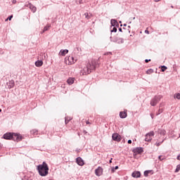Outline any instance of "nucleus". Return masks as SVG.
<instances>
[{"instance_id":"1","label":"nucleus","mask_w":180,"mask_h":180,"mask_svg":"<svg viewBox=\"0 0 180 180\" xmlns=\"http://www.w3.org/2000/svg\"><path fill=\"white\" fill-rule=\"evenodd\" d=\"M99 65V62L95 59H93L89 62L86 67L83 69V75H88V74H91V71H95L97 65Z\"/></svg>"},{"instance_id":"2","label":"nucleus","mask_w":180,"mask_h":180,"mask_svg":"<svg viewBox=\"0 0 180 180\" xmlns=\"http://www.w3.org/2000/svg\"><path fill=\"white\" fill-rule=\"evenodd\" d=\"M37 170L41 176H46V162L37 166Z\"/></svg>"},{"instance_id":"3","label":"nucleus","mask_w":180,"mask_h":180,"mask_svg":"<svg viewBox=\"0 0 180 180\" xmlns=\"http://www.w3.org/2000/svg\"><path fill=\"white\" fill-rule=\"evenodd\" d=\"M22 139L23 136H22V135H20V134L12 133L11 140H13V141H21Z\"/></svg>"},{"instance_id":"4","label":"nucleus","mask_w":180,"mask_h":180,"mask_svg":"<svg viewBox=\"0 0 180 180\" xmlns=\"http://www.w3.org/2000/svg\"><path fill=\"white\" fill-rule=\"evenodd\" d=\"M161 99H162V96H155L150 101L151 106H155Z\"/></svg>"},{"instance_id":"5","label":"nucleus","mask_w":180,"mask_h":180,"mask_svg":"<svg viewBox=\"0 0 180 180\" xmlns=\"http://www.w3.org/2000/svg\"><path fill=\"white\" fill-rule=\"evenodd\" d=\"M110 41H113L114 43H118V44H123L124 43V41L123 40V38H119V37H110Z\"/></svg>"},{"instance_id":"6","label":"nucleus","mask_w":180,"mask_h":180,"mask_svg":"<svg viewBox=\"0 0 180 180\" xmlns=\"http://www.w3.org/2000/svg\"><path fill=\"white\" fill-rule=\"evenodd\" d=\"M66 64L72 65L74 63L77 62V59H74L73 56H69L68 58H65Z\"/></svg>"},{"instance_id":"7","label":"nucleus","mask_w":180,"mask_h":180,"mask_svg":"<svg viewBox=\"0 0 180 180\" xmlns=\"http://www.w3.org/2000/svg\"><path fill=\"white\" fill-rule=\"evenodd\" d=\"M154 136V131H150L146 134L145 141H151Z\"/></svg>"},{"instance_id":"8","label":"nucleus","mask_w":180,"mask_h":180,"mask_svg":"<svg viewBox=\"0 0 180 180\" xmlns=\"http://www.w3.org/2000/svg\"><path fill=\"white\" fill-rule=\"evenodd\" d=\"M112 139L114 141H120L122 140L120 135L119 134L115 133L112 135Z\"/></svg>"},{"instance_id":"9","label":"nucleus","mask_w":180,"mask_h":180,"mask_svg":"<svg viewBox=\"0 0 180 180\" xmlns=\"http://www.w3.org/2000/svg\"><path fill=\"white\" fill-rule=\"evenodd\" d=\"M103 173V169L101 167H98V169H96L95 174L97 176H101L102 174Z\"/></svg>"},{"instance_id":"10","label":"nucleus","mask_w":180,"mask_h":180,"mask_svg":"<svg viewBox=\"0 0 180 180\" xmlns=\"http://www.w3.org/2000/svg\"><path fill=\"white\" fill-rule=\"evenodd\" d=\"M3 139L5 140H12V133H6L3 136Z\"/></svg>"},{"instance_id":"11","label":"nucleus","mask_w":180,"mask_h":180,"mask_svg":"<svg viewBox=\"0 0 180 180\" xmlns=\"http://www.w3.org/2000/svg\"><path fill=\"white\" fill-rule=\"evenodd\" d=\"M76 162L80 167H82V165H84V160H82V158L81 157L77 158Z\"/></svg>"},{"instance_id":"12","label":"nucleus","mask_w":180,"mask_h":180,"mask_svg":"<svg viewBox=\"0 0 180 180\" xmlns=\"http://www.w3.org/2000/svg\"><path fill=\"white\" fill-rule=\"evenodd\" d=\"M26 6L30 8V9H31V11L34 13L36 12V11H37L36 6H33V4H32L31 3H28L27 4H26Z\"/></svg>"},{"instance_id":"13","label":"nucleus","mask_w":180,"mask_h":180,"mask_svg":"<svg viewBox=\"0 0 180 180\" xmlns=\"http://www.w3.org/2000/svg\"><path fill=\"white\" fill-rule=\"evenodd\" d=\"M144 150H143V148L139 147V148H136L134 149L133 152L134 154H141Z\"/></svg>"},{"instance_id":"14","label":"nucleus","mask_w":180,"mask_h":180,"mask_svg":"<svg viewBox=\"0 0 180 180\" xmlns=\"http://www.w3.org/2000/svg\"><path fill=\"white\" fill-rule=\"evenodd\" d=\"M131 176L133 178H140V176H141V173H140V172H134L131 174Z\"/></svg>"},{"instance_id":"15","label":"nucleus","mask_w":180,"mask_h":180,"mask_svg":"<svg viewBox=\"0 0 180 180\" xmlns=\"http://www.w3.org/2000/svg\"><path fill=\"white\" fill-rule=\"evenodd\" d=\"M110 23H111V26L112 27L119 26V22H117V20L115 19H111Z\"/></svg>"},{"instance_id":"16","label":"nucleus","mask_w":180,"mask_h":180,"mask_svg":"<svg viewBox=\"0 0 180 180\" xmlns=\"http://www.w3.org/2000/svg\"><path fill=\"white\" fill-rule=\"evenodd\" d=\"M120 117H121V119H126V117H127V112H120Z\"/></svg>"},{"instance_id":"17","label":"nucleus","mask_w":180,"mask_h":180,"mask_svg":"<svg viewBox=\"0 0 180 180\" xmlns=\"http://www.w3.org/2000/svg\"><path fill=\"white\" fill-rule=\"evenodd\" d=\"M68 49H64V50H60L59 54L60 56H65V54H68Z\"/></svg>"},{"instance_id":"18","label":"nucleus","mask_w":180,"mask_h":180,"mask_svg":"<svg viewBox=\"0 0 180 180\" xmlns=\"http://www.w3.org/2000/svg\"><path fill=\"white\" fill-rule=\"evenodd\" d=\"M35 65L36 67H41V65H43V60H37L35 62Z\"/></svg>"},{"instance_id":"19","label":"nucleus","mask_w":180,"mask_h":180,"mask_svg":"<svg viewBox=\"0 0 180 180\" xmlns=\"http://www.w3.org/2000/svg\"><path fill=\"white\" fill-rule=\"evenodd\" d=\"M70 120H72V118L71 117H65V124H68V123L70 122Z\"/></svg>"},{"instance_id":"20","label":"nucleus","mask_w":180,"mask_h":180,"mask_svg":"<svg viewBox=\"0 0 180 180\" xmlns=\"http://www.w3.org/2000/svg\"><path fill=\"white\" fill-rule=\"evenodd\" d=\"M158 133L161 136H165V134L167 133V131L165 129H159Z\"/></svg>"},{"instance_id":"21","label":"nucleus","mask_w":180,"mask_h":180,"mask_svg":"<svg viewBox=\"0 0 180 180\" xmlns=\"http://www.w3.org/2000/svg\"><path fill=\"white\" fill-rule=\"evenodd\" d=\"M67 82L69 85H72V84H74V78H69Z\"/></svg>"},{"instance_id":"22","label":"nucleus","mask_w":180,"mask_h":180,"mask_svg":"<svg viewBox=\"0 0 180 180\" xmlns=\"http://www.w3.org/2000/svg\"><path fill=\"white\" fill-rule=\"evenodd\" d=\"M37 133H39V131H37V129H32L31 131V134H32L33 136H37Z\"/></svg>"},{"instance_id":"23","label":"nucleus","mask_w":180,"mask_h":180,"mask_svg":"<svg viewBox=\"0 0 180 180\" xmlns=\"http://www.w3.org/2000/svg\"><path fill=\"white\" fill-rule=\"evenodd\" d=\"M160 68H161L162 72H164L165 71V70L168 69V68H167V66H165V65H162V66H160Z\"/></svg>"},{"instance_id":"24","label":"nucleus","mask_w":180,"mask_h":180,"mask_svg":"<svg viewBox=\"0 0 180 180\" xmlns=\"http://www.w3.org/2000/svg\"><path fill=\"white\" fill-rule=\"evenodd\" d=\"M174 98L175 99H179V100H180V94H179V93L175 94L174 96Z\"/></svg>"},{"instance_id":"25","label":"nucleus","mask_w":180,"mask_h":180,"mask_svg":"<svg viewBox=\"0 0 180 180\" xmlns=\"http://www.w3.org/2000/svg\"><path fill=\"white\" fill-rule=\"evenodd\" d=\"M151 172V170H146L143 173L144 176H148V174Z\"/></svg>"},{"instance_id":"26","label":"nucleus","mask_w":180,"mask_h":180,"mask_svg":"<svg viewBox=\"0 0 180 180\" xmlns=\"http://www.w3.org/2000/svg\"><path fill=\"white\" fill-rule=\"evenodd\" d=\"M84 16H85L86 19H91V17L92 16V15H89L87 13H85Z\"/></svg>"},{"instance_id":"27","label":"nucleus","mask_w":180,"mask_h":180,"mask_svg":"<svg viewBox=\"0 0 180 180\" xmlns=\"http://www.w3.org/2000/svg\"><path fill=\"white\" fill-rule=\"evenodd\" d=\"M153 72H154V70L153 69H148L147 71H146V74H153Z\"/></svg>"},{"instance_id":"28","label":"nucleus","mask_w":180,"mask_h":180,"mask_svg":"<svg viewBox=\"0 0 180 180\" xmlns=\"http://www.w3.org/2000/svg\"><path fill=\"white\" fill-rule=\"evenodd\" d=\"M116 32H117V28H116V27H112V29L111 30V33H116Z\"/></svg>"},{"instance_id":"29","label":"nucleus","mask_w":180,"mask_h":180,"mask_svg":"<svg viewBox=\"0 0 180 180\" xmlns=\"http://www.w3.org/2000/svg\"><path fill=\"white\" fill-rule=\"evenodd\" d=\"M165 159V157H162V155H159L158 156V160L160 161H164Z\"/></svg>"},{"instance_id":"30","label":"nucleus","mask_w":180,"mask_h":180,"mask_svg":"<svg viewBox=\"0 0 180 180\" xmlns=\"http://www.w3.org/2000/svg\"><path fill=\"white\" fill-rule=\"evenodd\" d=\"M162 113V109L160 108L158 110V112L156 113V116H158V115H161Z\"/></svg>"},{"instance_id":"31","label":"nucleus","mask_w":180,"mask_h":180,"mask_svg":"<svg viewBox=\"0 0 180 180\" xmlns=\"http://www.w3.org/2000/svg\"><path fill=\"white\" fill-rule=\"evenodd\" d=\"M49 174V166L46 165V175Z\"/></svg>"},{"instance_id":"32","label":"nucleus","mask_w":180,"mask_h":180,"mask_svg":"<svg viewBox=\"0 0 180 180\" xmlns=\"http://www.w3.org/2000/svg\"><path fill=\"white\" fill-rule=\"evenodd\" d=\"M115 169H119V166H115V167H112V172H115Z\"/></svg>"},{"instance_id":"33","label":"nucleus","mask_w":180,"mask_h":180,"mask_svg":"<svg viewBox=\"0 0 180 180\" xmlns=\"http://www.w3.org/2000/svg\"><path fill=\"white\" fill-rule=\"evenodd\" d=\"M12 18H13V15H10L9 17H8L7 19H6V22L8 21V20H12Z\"/></svg>"},{"instance_id":"34","label":"nucleus","mask_w":180,"mask_h":180,"mask_svg":"<svg viewBox=\"0 0 180 180\" xmlns=\"http://www.w3.org/2000/svg\"><path fill=\"white\" fill-rule=\"evenodd\" d=\"M179 169H180V165H177L175 172H179Z\"/></svg>"},{"instance_id":"35","label":"nucleus","mask_w":180,"mask_h":180,"mask_svg":"<svg viewBox=\"0 0 180 180\" xmlns=\"http://www.w3.org/2000/svg\"><path fill=\"white\" fill-rule=\"evenodd\" d=\"M145 33H146V34H150V31L146 30H145Z\"/></svg>"},{"instance_id":"36","label":"nucleus","mask_w":180,"mask_h":180,"mask_svg":"<svg viewBox=\"0 0 180 180\" xmlns=\"http://www.w3.org/2000/svg\"><path fill=\"white\" fill-rule=\"evenodd\" d=\"M149 61H151V59H146L145 63H148Z\"/></svg>"},{"instance_id":"37","label":"nucleus","mask_w":180,"mask_h":180,"mask_svg":"<svg viewBox=\"0 0 180 180\" xmlns=\"http://www.w3.org/2000/svg\"><path fill=\"white\" fill-rule=\"evenodd\" d=\"M15 84H13V83H12L11 84V85L10 86V88H13V86H14Z\"/></svg>"},{"instance_id":"38","label":"nucleus","mask_w":180,"mask_h":180,"mask_svg":"<svg viewBox=\"0 0 180 180\" xmlns=\"http://www.w3.org/2000/svg\"><path fill=\"white\" fill-rule=\"evenodd\" d=\"M128 144H131V140H128Z\"/></svg>"},{"instance_id":"39","label":"nucleus","mask_w":180,"mask_h":180,"mask_svg":"<svg viewBox=\"0 0 180 180\" xmlns=\"http://www.w3.org/2000/svg\"><path fill=\"white\" fill-rule=\"evenodd\" d=\"M86 124H91V122H89V121H86Z\"/></svg>"},{"instance_id":"40","label":"nucleus","mask_w":180,"mask_h":180,"mask_svg":"<svg viewBox=\"0 0 180 180\" xmlns=\"http://www.w3.org/2000/svg\"><path fill=\"white\" fill-rule=\"evenodd\" d=\"M177 160H179L180 161V155H179L177 156Z\"/></svg>"},{"instance_id":"41","label":"nucleus","mask_w":180,"mask_h":180,"mask_svg":"<svg viewBox=\"0 0 180 180\" xmlns=\"http://www.w3.org/2000/svg\"><path fill=\"white\" fill-rule=\"evenodd\" d=\"M106 54L108 55V54H112V52H108V53H105V56H106Z\"/></svg>"},{"instance_id":"42","label":"nucleus","mask_w":180,"mask_h":180,"mask_svg":"<svg viewBox=\"0 0 180 180\" xmlns=\"http://www.w3.org/2000/svg\"><path fill=\"white\" fill-rule=\"evenodd\" d=\"M13 4H16V0H13Z\"/></svg>"},{"instance_id":"43","label":"nucleus","mask_w":180,"mask_h":180,"mask_svg":"<svg viewBox=\"0 0 180 180\" xmlns=\"http://www.w3.org/2000/svg\"><path fill=\"white\" fill-rule=\"evenodd\" d=\"M160 144H161V143H156V145L158 146H158H160Z\"/></svg>"},{"instance_id":"44","label":"nucleus","mask_w":180,"mask_h":180,"mask_svg":"<svg viewBox=\"0 0 180 180\" xmlns=\"http://www.w3.org/2000/svg\"><path fill=\"white\" fill-rule=\"evenodd\" d=\"M155 1V2H160V1H161V0H154Z\"/></svg>"},{"instance_id":"45","label":"nucleus","mask_w":180,"mask_h":180,"mask_svg":"<svg viewBox=\"0 0 180 180\" xmlns=\"http://www.w3.org/2000/svg\"><path fill=\"white\" fill-rule=\"evenodd\" d=\"M43 32H46V27H44Z\"/></svg>"},{"instance_id":"46","label":"nucleus","mask_w":180,"mask_h":180,"mask_svg":"<svg viewBox=\"0 0 180 180\" xmlns=\"http://www.w3.org/2000/svg\"><path fill=\"white\" fill-rule=\"evenodd\" d=\"M119 32H122V28H119Z\"/></svg>"},{"instance_id":"47","label":"nucleus","mask_w":180,"mask_h":180,"mask_svg":"<svg viewBox=\"0 0 180 180\" xmlns=\"http://www.w3.org/2000/svg\"><path fill=\"white\" fill-rule=\"evenodd\" d=\"M2 143H0V148H2Z\"/></svg>"},{"instance_id":"48","label":"nucleus","mask_w":180,"mask_h":180,"mask_svg":"<svg viewBox=\"0 0 180 180\" xmlns=\"http://www.w3.org/2000/svg\"><path fill=\"white\" fill-rule=\"evenodd\" d=\"M110 163H112V159H111V160H110Z\"/></svg>"},{"instance_id":"49","label":"nucleus","mask_w":180,"mask_h":180,"mask_svg":"<svg viewBox=\"0 0 180 180\" xmlns=\"http://www.w3.org/2000/svg\"><path fill=\"white\" fill-rule=\"evenodd\" d=\"M124 26L126 27V26H127V24H124Z\"/></svg>"},{"instance_id":"50","label":"nucleus","mask_w":180,"mask_h":180,"mask_svg":"<svg viewBox=\"0 0 180 180\" xmlns=\"http://www.w3.org/2000/svg\"><path fill=\"white\" fill-rule=\"evenodd\" d=\"M0 112H2V109L0 108Z\"/></svg>"},{"instance_id":"51","label":"nucleus","mask_w":180,"mask_h":180,"mask_svg":"<svg viewBox=\"0 0 180 180\" xmlns=\"http://www.w3.org/2000/svg\"><path fill=\"white\" fill-rule=\"evenodd\" d=\"M134 19H136V18H135V17H134V18H133V20H134Z\"/></svg>"},{"instance_id":"52","label":"nucleus","mask_w":180,"mask_h":180,"mask_svg":"<svg viewBox=\"0 0 180 180\" xmlns=\"http://www.w3.org/2000/svg\"><path fill=\"white\" fill-rule=\"evenodd\" d=\"M171 8H174V6H172Z\"/></svg>"},{"instance_id":"53","label":"nucleus","mask_w":180,"mask_h":180,"mask_svg":"<svg viewBox=\"0 0 180 180\" xmlns=\"http://www.w3.org/2000/svg\"><path fill=\"white\" fill-rule=\"evenodd\" d=\"M120 26L122 27V26H123V25L121 24Z\"/></svg>"},{"instance_id":"54","label":"nucleus","mask_w":180,"mask_h":180,"mask_svg":"<svg viewBox=\"0 0 180 180\" xmlns=\"http://www.w3.org/2000/svg\"><path fill=\"white\" fill-rule=\"evenodd\" d=\"M77 50H79V48H77Z\"/></svg>"},{"instance_id":"55","label":"nucleus","mask_w":180,"mask_h":180,"mask_svg":"<svg viewBox=\"0 0 180 180\" xmlns=\"http://www.w3.org/2000/svg\"><path fill=\"white\" fill-rule=\"evenodd\" d=\"M160 108H161V104H160Z\"/></svg>"},{"instance_id":"56","label":"nucleus","mask_w":180,"mask_h":180,"mask_svg":"<svg viewBox=\"0 0 180 180\" xmlns=\"http://www.w3.org/2000/svg\"><path fill=\"white\" fill-rule=\"evenodd\" d=\"M128 27H130V26H128Z\"/></svg>"},{"instance_id":"57","label":"nucleus","mask_w":180,"mask_h":180,"mask_svg":"<svg viewBox=\"0 0 180 180\" xmlns=\"http://www.w3.org/2000/svg\"><path fill=\"white\" fill-rule=\"evenodd\" d=\"M46 30H47V27H46Z\"/></svg>"}]
</instances>
